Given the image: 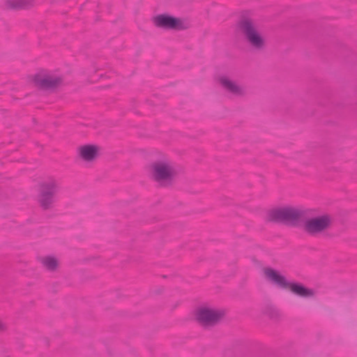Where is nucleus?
<instances>
[{
	"instance_id": "nucleus-7",
	"label": "nucleus",
	"mask_w": 357,
	"mask_h": 357,
	"mask_svg": "<svg viewBox=\"0 0 357 357\" xmlns=\"http://www.w3.org/2000/svg\"><path fill=\"white\" fill-rule=\"evenodd\" d=\"M218 86L229 94L234 96H243L246 94L245 88L236 83L226 75H221L217 77Z\"/></svg>"
},
{
	"instance_id": "nucleus-11",
	"label": "nucleus",
	"mask_w": 357,
	"mask_h": 357,
	"mask_svg": "<svg viewBox=\"0 0 357 357\" xmlns=\"http://www.w3.org/2000/svg\"><path fill=\"white\" fill-rule=\"evenodd\" d=\"M39 261L43 268L50 271H56L59 266V260L55 257L51 255L40 257Z\"/></svg>"
},
{
	"instance_id": "nucleus-9",
	"label": "nucleus",
	"mask_w": 357,
	"mask_h": 357,
	"mask_svg": "<svg viewBox=\"0 0 357 357\" xmlns=\"http://www.w3.org/2000/svg\"><path fill=\"white\" fill-rule=\"evenodd\" d=\"M62 82L61 77L55 74L42 71L34 76V84L41 88L50 89L60 84Z\"/></svg>"
},
{
	"instance_id": "nucleus-5",
	"label": "nucleus",
	"mask_w": 357,
	"mask_h": 357,
	"mask_svg": "<svg viewBox=\"0 0 357 357\" xmlns=\"http://www.w3.org/2000/svg\"><path fill=\"white\" fill-rule=\"evenodd\" d=\"M153 21L157 26L165 29L183 30L189 27L188 22L167 14L155 16Z\"/></svg>"
},
{
	"instance_id": "nucleus-4",
	"label": "nucleus",
	"mask_w": 357,
	"mask_h": 357,
	"mask_svg": "<svg viewBox=\"0 0 357 357\" xmlns=\"http://www.w3.org/2000/svg\"><path fill=\"white\" fill-rule=\"evenodd\" d=\"M225 314L224 310L210 305H204L197 309L195 318L203 325H213L221 320Z\"/></svg>"
},
{
	"instance_id": "nucleus-12",
	"label": "nucleus",
	"mask_w": 357,
	"mask_h": 357,
	"mask_svg": "<svg viewBox=\"0 0 357 357\" xmlns=\"http://www.w3.org/2000/svg\"><path fill=\"white\" fill-rule=\"evenodd\" d=\"M40 190L54 196L59 190V185L54 180H49L42 184Z\"/></svg>"
},
{
	"instance_id": "nucleus-13",
	"label": "nucleus",
	"mask_w": 357,
	"mask_h": 357,
	"mask_svg": "<svg viewBox=\"0 0 357 357\" xmlns=\"http://www.w3.org/2000/svg\"><path fill=\"white\" fill-rule=\"evenodd\" d=\"M6 8L11 10H22L29 8L31 5L29 1H6Z\"/></svg>"
},
{
	"instance_id": "nucleus-14",
	"label": "nucleus",
	"mask_w": 357,
	"mask_h": 357,
	"mask_svg": "<svg viewBox=\"0 0 357 357\" xmlns=\"http://www.w3.org/2000/svg\"><path fill=\"white\" fill-rule=\"evenodd\" d=\"M54 201V195L40 190L39 202L44 208H48Z\"/></svg>"
},
{
	"instance_id": "nucleus-6",
	"label": "nucleus",
	"mask_w": 357,
	"mask_h": 357,
	"mask_svg": "<svg viewBox=\"0 0 357 357\" xmlns=\"http://www.w3.org/2000/svg\"><path fill=\"white\" fill-rule=\"evenodd\" d=\"M268 219L274 221L291 220L300 215L298 208L292 206H284L272 209L268 212Z\"/></svg>"
},
{
	"instance_id": "nucleus-15",
	"label": "nucleus",
	"mask_w": 357,
	"mask_h": 357,
	"mask_svg": "<svg viewBox=\"0 0 357 357\" xmlns=\"http://www.w3.org/2000/svg\"><path fill=\"white\" fill-rule=\"evenodd\" d=\"M7 329V326L5 323L0 321V331H5Z\"/></svg>"
},
{
	"instance_id": "nucleus-10",
	"label": "nucleus",
	"mask_w": 357,
	"mask_h": 357,
	"mask_svg": "<svg viewBox=\"0 0 357 357\" xmlns=\"http://www.w3.org/2000/svg\"><path fill=\"white\" fill-rule=\"evenodd\" d=\"M100 149L98 146L93 144H86L81 146L78 149V155L79 158L85 162H91L94 161L100 154Z\"/></svg>"
},
{
	"instance_id": "nucleus-2",
	"label": "nucleus",
	"mask_w": 357,
	"mask_h": 357,
	"mask_svg": "<svg viewBox=\"0 0 357 357\" xmlns=\"http://www.w3.org/2000/svg\"><path fill=\"white\" fill-rule=\"evenodd\" d=\"M264 278L271 283L285 289H289L294 294L302 297H310L314 295L312 290L301 284L289 282L287 279L278 271L271 268L264 269Z\"/></svg>"
},
{
	"instance_id": "nucleus-1",
	"label": "nucleus",
	"mask_w": 357,
	"mask_h": 357,
	"mask_svg": "<svg viewBox=\"0 0 357 357\" xmlns=\"http://www.w3.org/2000/svg\"><path fill=\"white\" fill-rule=\"evenodd\" d=\"M147 171L152 179L161 184L170 182L178 174L176 166L167 157H162L151 163Z\"/></svg>"
},
{
	"instance_id": "nucleus-8",
	"label": "nucleus",
	"mask_w": 357,
	"mask_h": 357,
	"mask_svg": "<svg viewBox=\"0 0 357 357\" xmlns=\"http://www.w3.org/2000/svg\"><path fill=\"white\" fill-rule=\"evenodd\" d=\"M331 222L329 215H323L307 220L305 223V229L310 234H317L327 229Z\"/></svg>"
},
{
	"instance_id": "nucleus-3",
	"label": "nucleus",
	"mask_w": 357,
	"mask_h": 357,
	"mask_svg": "<svg viewBox=\"0 0 357 357\" xmlns=\"http://www.w3.org/2000/svg\"><path fill=\"white\" fill-rule=\"evenodd\" d=\"M240 29L252 48L259 50L265 47L266 39L257 29L252 21L250 20L242 21L240 24Z\"/></svg>"
}]
</instances>
